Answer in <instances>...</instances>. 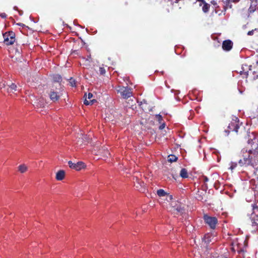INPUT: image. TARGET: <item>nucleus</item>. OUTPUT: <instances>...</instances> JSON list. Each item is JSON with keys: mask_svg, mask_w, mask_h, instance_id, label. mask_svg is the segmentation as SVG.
Wrapping results in <instances>:
<instances>
[{"mask_svg": "<svg viewBox=\"0 0 258 258\" xmlns=\"http://www.w3.org/2000/svg\"><path fill=\"white\" fill-rule=\"evenodd\" d=\"M238 163L240 167L251 166L255 168L258 166V152L249 150L247 151L244 149L237 155Z\"/></svg>", "mask_w": 258, "mask_h": 258, "instance_id": "1", "label": "nucleus"}, {"mask_svg": "<svg viewBox=\"0 0 258 258\" xmlns=\"http://www.w3.org/2000/svg\"><path fill=\"white\" fill-rule=\"evenodd\" d=\"M58 87L59 88L55 87V88H51L49 93V98L53 102L57 101L62 94V88L60 84H58Z\"/></svg>", "mask_w": 258, "mask_h": 258, "instance_id": "2", "label": "nucleus"}, {"mask_svg": "<svg viewBox=\"0 0 258 258\" xmlns=\"http://www.w3.org/2000/svg\"><path fill=\"white\" fill-rule=\"evenodd\" d=\"M117 91L123 99H127L133 95L132 89L128 87L118 86Z\"/></svg>", "mask_w": 258, "mask_h": 258, "instance_id": "3", "label": "nucleus"}, {"mask_svg": "<svg viewBox=\"0 0 258 258\" xmlns=\"http://www.w3.org/2000/svg\"><path fill=\"white\" fill-rule=\"evenodd\" d=\"M4 43L7 45L14 44L16 41L15 33L13 31L6 32L3 34Z\"/></svg>", "mask_w": 258, "mask_h": 258, "instance_id": "4", "label": "nucleus"}, {"mask_svg": "<svg viewBox=\"0 0 258 258\" xmlns=\"http://www.w3.org/2000/svg\"><path fill=\"white\" fill-rule=\"evenodd\" d=\"M203 219L206 224H207L211 229H215L218 224V219L215 217L209 216L205 214L203 216Z\"/></svg>", "mask_w": 258, "mask_h": 258, "instance_id": "5", "label": "nucleus"}, {"mask_svg": "<svg viewBox=\"0 0 258 258\" xmlns=\"http://www.w3.org/2000/svg\"><path fill=\"white\" fill-rule=\"evenodd\" d=\"M68 164L71 168L75 169L77 171H79L82 169L85 168L86 167L85 163L81 161H79L76 163H75L71 161H69L68 162Z\"/></svg>", "mask_w": 258, "mask_h": 258, "instance_id": "6", "label": "nucleus"}, {"mask_svg": "<svg viewBox=\"0 0 258 258\" xmlns=\"http://www.w3.org/2000/svg\"><path fill=\"white\" fill-rule=\"evenodd\" d=\"M233 47V42L231 40L228 39L223 41L222 43V48L224 50L229 51Z\"/></svg>", "mask_w": 258, "mask_h": 258, "instance_id": "7", "label": "nucleus"}, {"mask_svg": "<svg viewBox=\"0 0 258 258\" xmlns=\"http://www.w3.org/2000/svg\"><path fill=\"white\" fill-rule=\"evenodd\" d=\"M228 127L229 129L228 132L234 131L237 134L238 133V130L240 128L238 124L235 122H232L230 123H229Z\"/></svg>", "mask_w": 258, "mask_h": 258, "instance_id": "8", "label": "nucleus"}, {"mask_svg": "<svg viewBox=\"0 0 258 258\" xmlns=\"http://www.w3.org/2000/svg\"><path fill=\"white\" fill-rule=\"evenodd\" d=\"M65 172L64 170H60L56 174V179L58 181H61L64 178Z\"/></svg>", "mask_w": 258, "mask_h": 258, "instance_id": "9", "label": "nucleus"}, {"mask_svg": "<svg viewBox=\"0 0 258 258\" xmlns=\"http://www.w3.org/2000/svg\"><path fill=\"white\" fill-rule=\"evenodd\" d=\"M92 97H93V94L91 93H89L88 95V98L89 99H90V100L88 101L86 98L84 101V103L86 105H88L90 104H93L94 102H96V100L95 99L91 100V99L92 98Z\"/></svg>", "mask_w": 258, "mask_h": 258, "instance_id": "10", "label": "nucleus"}, {"mask_svg": "<svg viewBox=\"0 0 258 258\" xmlns=\"http://www.w3.org/2000/svg\"><path fill=\"white\" fill-rule=\"evenodd\" d=\"M180 176L183 178H186L188 177L187 171L185 168H182L180 172Z\"/></svg>", "mask_w": 258, "mask_h": 258, "instance_id": "11", "label": "nucleus"}, {"mask_svg": "<svg viewBox=\"0 0 258 258\" xmlns=\"http://www.w3.org/2000/svg\"><path fill=\"white\" fill-rule=\"evenodd\" d=\"M9 88H7L8 92H14L17 90V86L14 83H12L11 85H8Z\"/></svg>", "mask_w": 258, "mask_h": 258, "instance_id": "12", "label": "nucleus"}, {"mask_svg": "<svg viewBox=\"0 0 258 258\" xmlns=\"http://www.w3.org/2000/svg\"><path fill=\"white\" fill-rule=\"evenodd\" d=\"M252 223L255 225H258V215L254 214L252 213L251 215V217Z\"/></svg>", "mask_w": 258, "mask_h": 258, "instance_id": "13", "label": "nucleus"}, {"mask_svg": "<svg viewBox=\"0 0 258 258\" xmlns=\"http://www.w3.org/2000/svg\"><path fill=\"white\" fill-rule=\"evenodd\" d=\"M27 170L28 167L25 164H21L18 166V170L22 173L26 172Z\"/></svg>", "mask_w": 258, "mask_h": 258, "instance_id": "14", "label": "nucleus"}, {"mask_svg": "<svg viewBox=\"0 0 258 258\" xmlns=\"http://www.w3.org/2000/svg\"><path fill=\"white\" fill-rule=\"evenodd\" d=\"M230 166L229 167V169H230L231 171H233L238 166V163L237 162H231L229 164Z\"/></svg>", "mask_w": 258, "mask_h": 258, "instance_id": "15", "label": "nucleus"}, {"mask_svg": "<svg viewBox=\"0 0 258 258\" xmlns=\"http://www.w3.org/2000/svg\"><path fill=\"white\" fill-rule=\"evenodd\" d=\"M178 158L174 155H170L168 156V161L172 163L177 160Z\"/></svg>", "mask_w": 258, "mask_h": 258, "instance_id": "16", "label": "nucleus"}, {"mask_svg": "<svg viewBox=\"0 0 258 258\" xmlns=\"http://www.w3.org/2000/svg\"><path fill=\"white\" fill-rule=\"evenodd\" d=\"M97 73L101 75H104L106 73V70L103 65L99 67V70L97 71Z\"/></svg>", "mask_w": 258, "mask_h": 258, "instance_id": "17", "label": "nucleus"}, {"mask_svg": "<svg viewBox=\"0 0 258 258\" xmlns=\"http://www.w3.org/2000/svg\"><path fill=\"white\" fill-rule=\"evenodd\" d=\"M210 5L209 4H205L202 7V11L205 13H207L209 12L210 9Z\"/></svg>", "mask_w": 258, "mask_h": 258, "instance_id": "18", "label": "nucleus"}, {"mask_svg": "<svg viewBox=\"0 0 258 258\" xmlns=\"http://www.w3.org/2000/svg\"><path fill=\"white\" fill-rule=\"evenodd\" d=\"M157 194L159 197H164L167 195V193L163 189H160L157 191Z\"/></svg>", "mask_w": 258, "mask_h": 258, "instance_id": "19", "label": "nucleus"}, {"mask_svg": "<svg viewBox=\"0 0 258 258\" xmlns=\"http://www.w3.org/2000/svg\"><path fill=\"white\" fill-rule=\"evenodd\" d=\"M53 81L55 82H60L61 81V77L59 75H55L53 77Z\"/></svg>", "mask_w": 258, "mask_h": 258, "instance_id": "20", "label": "nucleus"}, {"mask_svg": "<svg viewBox=\"0 0 258 258\" xmlns=\"http://www.w3.org/2000/svg\"><path fill=\"white\" fill-rule=\"evenodd\" d=\"M203 192H200L199 191L198 192L196 195V198L199 201H203L204 200V197L202 195Z\"/></svg>", "mask_w": 258, "mask_h": 258, "instance_id": "21", "label": "nucleus"}, {"mask_svg": "<svg viewBox=\"0 0 258 258\" xmlns=\"http://www.w3.org/2000/svg\"><path fill=\"white\" fill-rule=\"evenodd\" d=\"M69 83L71 86L72 87H76V81L73 78H71L69 79Z\"/></svg>", "mask_w": 258, "mask_h": 258, "instance_id": "22", "label": "nucleus"}, {"mask_svg": "<svg viewBox=\"0 0 258 258\" xmlns=\"http://www.w3.org/2000/svg\"><path fill=\"white\" fill-rule=\"evenodd\" d=\"M177 211L179 213H182L184 212V209L181 207H178L176 209Z\"/></svg>", "mask_w": 258, "mask_h": 258, "instance_id": "23", "label": "nucleus"}, {"mask_svg": "<svg viewBox=\"0 0 258 258\" xmlns=\"http://www.w3.org/2000/svg\"><path fill=\"white\" fill-rule=\"evenodd\" d=\"M203 181L206 183V182H207L209 181V178L206 176H203Z\"/></svg>", "mask_w": 258, "mask_h": 258, "instance_id": "24", "label": "nucleus"}, {"mask_svg": "<svg viewBox=\"0 0 258 258\" xmlns=\"http://www.w3.org/2000/svg\"><path fill=\"white\" fill-rule=\"evenodd\" d=\"M6 86V85L5 84V82H1L0 83V88L1 89L3 88H5Z\"/></svg>", "mask_w": 258, "mask_h": 258, "instance_id": "25", "label": "nucleus"}, {"mask_svg": "<svg viewBox=\"0 0 258 258\" xmlns=\"http://www.w3.org/2000/svg\"><path fill=\"white\" fill-rule=\"evenodd\" d=\"M252 210L253 211L256 210L258 212V207L255 205H252Z\"/></svg>", "mask_w": 258, "mask_h": 258, "instance_id": "26", "label": "nucleus"}, {"mask_svg": "<svg viewBox=\"0 0 258 258\" xmlns=\"http://www.w3.org/2000/svg\"><path fill=\"white\" fill-rule=\"evenodd\" d=\"M199 2H201L200 4V6H202V5H205V4H207L205 0H202L201 1H199Z\"/></svg>", "mask_w": 258, "mask_h": 258, "instance_id": "27", "label": "nucleus"}, {"mask_svg": "<svg viewBox=\"0 0 258 258\" xmlns=\"http://www.w3.org/2000/svg\"><path fill=\"white\" fill-rule=\"evenodd\" d=\"M166 3H170L171 5H173L174 2L172 0H165Z\"/></svg>", "mask_w": 258, "mask_h": 258, "instance_id": "28", "label": "nucleus"}, {"mask_svg": "<svg viewBox=\"0 0 258 258\" xmlns=\"http://www.w3.org/2000/svg\"><path fill=\"white\" fill-rule=\"evenodd\" d=\"M253 34V30L249 31L247 33L248 35H252Z\"/></svg>", "mask_w": 258, "mask_h": 258, "instance_id": "29", "label": "nucleus"}, {"mask_svg": "<svg viewBox=\"0 0 258 258\" xmlns=\"http://www.w3.org/2000/svg\"><path fill=\"white\" fill-rule=\"evenodd\" d=\"M165 127V123H163L162 124H161L160 126H159V129L160 130H162L163 128H164Z\"/></svg>", "mask_w": 258, "mask_h": 258, "instance_id": "30", "label": "nucleus"}, {"mask_svg": "<svg viewBox=\"0 0 258 258\" xmlns=\"http://www.w3.org/2000/svg\"><path fill=\"white\" fill-rule=\"evenodd\" d=\"M157 117L158 118V120H159V121H160L161 120H162V116H161V115H160L158 114V115H157Z\"/></svg>", "mask_w": 258, "mask_h": 258, "instance_id": "31", "label": "nucleus"}, {"mask_svg": "<svg viewBox=\"0 0 258 258\" xmlns=\"http://www.w3.org/2000/svg\"><path fill=\"white\" fill-rule=\"evenodd\" d=\"M6 14L5 13H3L2 14H1V16L2 17V18H6Z\"/></svg>", "mask_w": 258, "mask_h": 258, "instance_id": "32", "label": "nucleus"}, {"mask_svg": "<svg viewBox=\"0 0 258 258\" xmlns=\"http://www.w3.org/2000/svg\"><path fill=\"white\" fill-rule=\"evenodd\" d=\"M179 1H180V0H175V2H174V3H178V2H179Z\"/></svg>", "mask_w": 258, "mask_h": 258, "instance_id": "33", "label": "nucleus"}, {"mask_svg": "<svg viewBox=\"0 0 258 258\" xmlns=\"http://www.w3.org/2000/svg\"><path fill=\"white\" fill-rule=\"evenodd\" d=\"M16 51H17L19 53H20V52L18 49H17V50H16Z\"/></svg>", "mask_w": 258, "mask_h": 258, "instance_id": "34", "label": "nucleus"}]
</instances>
